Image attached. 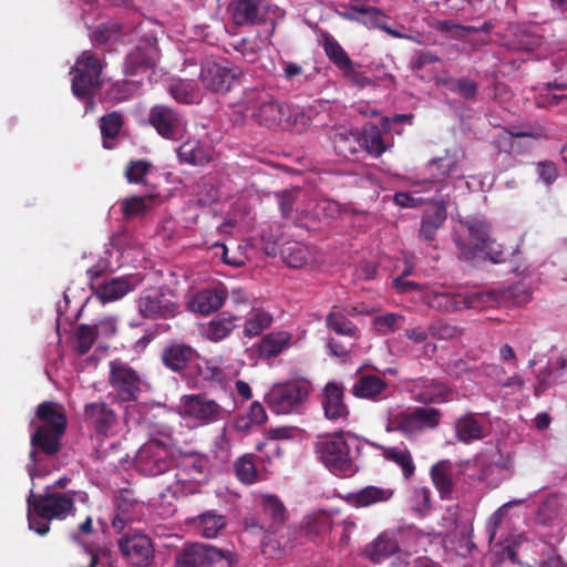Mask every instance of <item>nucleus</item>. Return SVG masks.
<instances>
[{
	"instance_id": "7ed1b4c3",
	"label": "nucleus",
	"mask_w": 567,
	"mask_h": 567,
	"mask_svg": "<svg viewBox=\"0 0 567 567\" xmlns=\"http://www.w3.org/2000/svg\"><path fill=\"white\" fill-rule=\"evenodd\" d=\"M352 443H354L355 450L359 451V445L354 440L349 442L342 432L334 433L319 440L315 444V452L331 473L337 476L348 477L357 472L351 455Z\"/></svg>"
},
{
	"instance_id": "603ef678",
	"label": "nucleus",
	"mask_w": 567,
	"mask_h": 567,
	"mask_svg": "<svg viewBox=\"0 0 567 567\" xmlns=\"http://www.w3.org/2000/svg\"><path fill=\"white\" fill-rule=\"evenodd\" d=\"M154 196H131L121 200V212L125 219L144 216L151 208Z\"/></svg>"
},
{
	"instance_id": "0e129e2a",
	"label": "nucleus",
	"mask_w": 567,
	"mask_h": 567,
	"mask_svg": "<svg viewBox=\"0 0 567 567\" xmlns=\"http://www.w3.org/2000/svg\"><path fill=\"white\" fill-rule=\"evenodd\" d=\"M152 167V163L147 159L130 161L125 167V178L131 184H142Z\"/></svg>"
},
{
	"instance_id": "39448f33",
	"label": "nucleus",
	"mask_w": 567,
	"mask_h": 567,
	"mask_svg": "<svg viewBox=\"0 0 567 567\" xmlns=\"http://www.w3.org/2000/svg\"><path fill=\"white\" fill-rule=\"evenodd\" d=\"M260 512L244 518L245 529L251 533L277 534L285 525L288 516L284 502L277 495L261 497Z\"/></svg>"
},
{
	"instance_id": "338daca9",
	"label": "nucleus",
	"mask_w": 567,
	"mask_h": 567,
	"mask_svg": "<svg viewBox=\"0 0 567 567\" xmlns=\"http://www.w3.org/2000/svg\"><path fill=\"white\" fill-rule=\"evenodd\" d=\"M265 538L261 542V553L272 559L281 558L288 548V542H280L272 538L274 534H265Z\"/></svg>"
},
{
	"instance_id": "9b49d317",
	"label": "nucleus",
	"mask_w": 567,
	"mask_h": 567,
	"mask_svg": "<svg viewBox=\"0 0 567 567\" xmlns=\"http://www.w3.org/2000/svg\"><path fill=\"white\" fill-rule=\"evenodd\" d=\"M174 463L171 449L159 440L145 443L136 455V467L146 476L167 472Z\"/></svg>"
},
{
	"instance_id": "79ce46f5",
	"label": "nucleus",
	"mask_w": 567,
	"mask_h": 567,
	"mask_svg": "<svg viewBox=\"0 0 567 567\" xmlns=\"http://www.w3.org/2000/svg\"><path fill=\"white\" fill-rule=\"evenodd\" d=\"M386 431L400 432L406 437H412L420 433L413 410L391 414L388 419Z\"/></svg>"
},
{
	"instance_id": "473e14b6",
	"label": "nucleus",
	"mask_w": 567,
	"mask_h": 567,
	"mask_svg": "<svg viewBox=\"0 0 567 567\" xmlns=\"http://www.w3.org/2000/svg\"><path fill=\"white\" fill-rule=\"evenodd\" d=\"M435 210L433 213H426L421 221L420 237L427 241L435 239L437 229L443 226L447 216V200L445 198L442 197L435 200Z\"/></svg>"
},
{
	"instance_id": "13d9d810",
	"label": "nucleus",
	"mask_w": 567,
	"mask_h": 567,
	"mask_svg": "<svg viewBox=\"0 0 567 567\" xmlns=\"http://www.w3.org/2000/svg\"><path fill=\"white\" fill-rule=\"evenodd\" d=\"M412 410L420 432L424 430H434L440 425L442 420V412L440 409L416 406Z\"/></svg>"
},
{
	"instance_id": "f704fd0d",
	"label": "nucleus",
	"mask_w": 567,
	"mask_h": 567,
	"mask_svg": "<svg viewBox=\"0 0 567 567\" xmlns=\"http://www.w3.org/2000/svg\"><path fill=\"white\" fill-rule=\"evenodd\" d=\"M382 456L394 464H396L405 480H410L415 473V464L409 449L400 446H383L378 445Z\"/></svg>"
},
{
	"instance_id": "4c0bfd02",
	"label": "nucleus",
	"mask_w": 567,
	"mask_h": 567,
	"mask_svg": "<svg viewBox=\"0 0 567 567\" xmlns=\"http://www.w3.org/2000/svg\"><path fill=\"white\" fill-rule=\"evenodd\" d=\"M291 334L287 331H274L266 334L258 347L261 358L269 359L279 355L288 348Z\"/></svg>"
},
{
	"instance_id": "393cba45",
	"label": "nucleus",
	"mask_w": 567,
	"mask_h": 567,
	"mask_svg": "<svg viewBox=\"0 0 567 567\" xmlns=\"http://www.w3.org/2000/svg\"><path fill=\"white\" fill-rule=\"evenodd\" d=\"M393 495L394 491L392 488L368 485L357 492L347 494L344 501L351 507L363 508L385 503L390 501Z\"/></svg>"
},
{
	"instance_id": "c03bdc74",
	"label": "nucleus",
	"mask_w": 567,
	"mask_h": 567,
	"mask_svg": "<svg viewBox=\"0 0 567 567\" xmlns=\"http://www.w3.org/2000/svg\"><path fill=\"white\" fill-rule=\"evenodd\" d=\"M132 290L133 287L127 279L114 278L100 285L96 289V296L103 303H106L123 298Z\"/></svg>"
},
{
	"instance_id": "72a5a7b5",
	"label": "nucleus",
	"mask_w": 567,
	"mask_h": 567,
	"mask_svg": "<svg viewBox=\"0 0 567 567\" xmlns=\"http://www.w3.org/2000/svg\"><path fill=\"white\" fill-rule=\"evenodd\" d=\"M452 467L451 461L442 460L430 468L431 480L442 499L450 498L453 492Z\"/></svg>"
},
{
	"instance_id": "5701e85b",
	"label": "nucleus",
	"mask_w": 567,
	"mask_h": 567,
	"mask_svg": "<svg viewBox=\"0 0 567 567\" xmlns=\"http://www.w3.org/2000/svg\"><path fill=\"white\" fill-rule=\"evenodd\" d=\"M321 404L324 416L330 421H347L350 414L349 408L344 403L343 386L336 382L326 384L322 391Z\"/></svg>"
},
{
	"instance_id": "f257e3e1",
	"label": "nucleus",
	"mask_w": 567,
	"mask_h": 567,
	"mask_svg": "<svg viewBox=\"0 0 567 567\" xmlns=\"http://www.w3.org/2000/svg\"><path fill=\"white\" fill-rule=\"evenodd\" d=\"M85 496L86 494L80 491L59 492L53 491L51 486H47L42 494L31 491L27 498L29 528L40 536H45L50 532L51 520H64L69 516H74L75 501H84Z\"/></svg>"
},
{
	"instance_id": "09e8293b",
	"label": "nucleus",
	"mask_w": 567,
	"mask_h": 567,
	"mask_svg": "<svg viewBox=\"0 0 567 567\" xmlns=\"http://www.w3.org/2000/svg\"><path fill=\"white\" fill-rule=\"evenodd\" d=\"M436 167L440 172L439 175L431 174L432 179H430L431 184L440 183L444 181L446 177H455V178H463V173L460 167L458 161L454 157H440L436 159H433L429 163V168Z\"/></svg>"
},
{
	"instance_id": "37998d69",
	"label": "nucleus",
	"mask_w": 567,
	"mask_h": 567,
	"mask_svg": "<svg viewBox=\"0 0 567 567\" xmlns=\"http://www.w3.org/2000/svg\"><path fill=\"white\" fill-rule=\"evenodd\" d=\"M238 318L227 311L220 312L207 326V338L214 342L225 339L236 327Z\"/></svg>"
},
{
	"instance_id": "4be33fe9",
	"label": "nucleus",
	"mask_w": 567,
	"mask_h": 567,
	"mask_svg": "<svg viewBox=\"0 0 567 567\" xmlns=\"http://www.w3.org/2000/svg\"><path fill=\"white\" fill-rule=\"evenodd\" d=\"M30 426L53 431L59 429L61 432H65L68 429V416L64 408L54 401H43L37 406L35 416L30 422Z\"/></svg>"
},
{
	"instance_id": "7c9ffc66",
	"label": "nucleus",
	"mask_w": 567,
	"mask_h": 567,
	"mask_svg": "<svg viewBox=\"0 0 567 567\" xmlns=\"http://www.w3.org/2000/svg\"><path fill=\"white\" fill-rule=\"evenodd\" d=\"M567 514L566 502L561 494L548 495L538 506L536 520L543 525L561 519Z\"/></svg>"
},
{
	"instance_id": "69168bd1",
	"label": "nucleus",
	"mask_w": 567,
	"mask_h": 567,
	"mask_svg": "<svg viewBox=\"0 0 567 567\" xmlns=\"http://www.w3.org/2000/svg\"><path fill=\"white\" fill-rule=\"evenodd\" d=\"M234 468L237 477L245 484H252L257 481L256 465L252 461V455H244L239 457Z\"/></svg>"
},
{
	"instance_id": "bb28decb",
	"label": "nucleus",
	"mask_w": 567,
	"mask_h": 567,
	"mask_svg": "<svg viewBox=\"0 0 567 567\" xmlns=\"http://www.w3.org/2000/svg\"><path fill=\"white\" fill-rule=\"evenodd\" d=\"M421 382V385H415L414 388V401L425 405L440 404L447 401L451 389L446 384L434 379H424Z\"/></svg>"
},
{
	"instance_id": "2eb2a0df",
	"label": "nucleus",
	"mask_w": 567,
	"mask_h": 567,
	"mask_svg": "<svg viewBox=\"0 0 567 567\" xmlns=\"http://www.w3.org/2000/svg\"><path fill=\"white\" fill-rule=\"evenodd\" d=\"M183 408L185 414L196 419L204 424L215 423L230 413L213 399H208L206 394H190L183 398Z\"/></svg>"
},
{
	"instance_id": "412c9836",
	"label": "nucleus",
	"mask_w": 567,
	"mask_h": 567,
	"mask_svg": "<svg viewBox=\"0 0 567 567\" xmlns=\"http://www.w3.org/2000/svg\"><path fill=\"white\" fill-rule=\"evenodd\" d=\"M228 297L224 286L205 288L195 292L187 301L189 311L202 316H209L219 310Z\"/></svg>"
},
{
	"instance_id": "c756f323",
	"label": "nucleus",
	"mask_w": 567,
	"mask_h": 567,
	"mask_svg": "<svg viewBox=\"0 0 567 567\" xmlns=\"http://www.w3.org/2000/svg\"><path fill=\"white\" fill-rule=\"evenodd\" d=\"M332 526L331 515L321 511L305 518L301 532L311 542L323 540L332 530Z\"/></svg>"
},
{
	"instance_id": "49530a36",
	"label": "nucleus",
	"mask_w": 567,
	"mask_h": 567,
	"mask_svg": "<svg viewBox=\"0 0 567 567\" xmlns=\"http://www.w3.org/2000/svg\"><path fill=\"white\" fill-rule=\"evenodd\" d=\"M128 492H122L116 499V511L112 519L114 529L122 530L127 523L135 519L134 511L138 504L127 497Z\"/></svg>"
},
{
	"instance_id": "5fc2aeb1",
	"label": "nucleus",
	"mask_w": 567,
	"mask_h": 567,
	"mask_svg": "<svg viewBox=\"0 0 567 567\" xmlns=\"http://www.w3.org/2000/svg\"><path fill=\"white\" fill-rule=\"evenodd\" d=\"M326 326L339 336L357 338L359 332L358 327L336 308L327 316Z\"/></svg>"
},
{
	"instance_id": "a878e982",
	"label": "nucleus",
	"mask_w": 567,
	"mask_h": 567,
	"mask_svg": "<svg viewBox=\"0 0 567 567\" xmlns=\"http://www.w3.org/2000/svg\"><path fill=\"white\" fill-rule=\"evenodd\" d=\"M399 550L400 545L395 535L385 530L364 546L362 555L373 564H378Z\"/></svg>"
},
{
	"instance_id": "58836bf2",
	"label": "nucleus",
	"mask_w": 567,
	"mask_h": 567,
	"mask_svg": "<svg viewBox=\"0 0 567 567\" xmlns=\"http://www.w3.org/2000/svg\"><path fill=\"white\" fill-rule=\"evenodd\" d=\"M322 48L328 59L334 64L341 72L347 69L351 70L353 61L349 54L341 47V44L328 32L322 34Z\"/></svg>"
},
{
	"instance_id": "1a4fd4ad",
	"label": "nucleus",
	"mask_w": 567,
	"mask_h": 567,
	"mask_svg": "<svg viewBox=\"0 0 567 567\" xmlns=\"http://www.w3.org/2000/svg\"><path fill=\"white\" fill-rule=\"evenodd\" d=\"M308 395L305 384L287 382L272 385L265 395V402L276 414L300 413Z\"/></svg>"
},
{
	"instance_id": "cd10ccee",
	"label": "nucleus",
	"mask_w": 567,
	"mask_h": 567,
	"mask_svg": "<svg viewBox=\"0 0 567 567\" xmlns=\"http://www.w3.org/2000/svg\"><path fill=\"white\" fill-rule=\"evenodd\" d=\"M467 228L473 245L466 246L458 243V246L462 257L466 260H471L478 257L480 254L487 248L489 241V228L482 221L470 223Z\"/></svg>"
},
{
	"instance_id": "c85d7f7f",
	"label": "nucleus",
	"mask_w": 567,
	"mask_h": 567,
	"mask_svg": "<svg viewBox=\"0 0 567 567\" xmlns=\"http://www.w3.org/2000/svg\"><path fill=\"white\" fill-rule=\"evenodd\" d=\"M196 533L204 538H215L227 525L225 515L215 509L206 511L192 519Z\"/></svg>"
},
{
	"instance_id": "3c124183",
	"label": "nucleus",
	"mask_w": 567,
	"mask_h": 567,
	"mask_svg": "<svg viewBox=\"0 0 567 567\" xmlns=\"http://www.w3.org/2000/svg\"><path fill=\"white\" fill-rule=\"evenodd\" d=\"M83 558L86 564L78 567H113L112 550L105 545L85 546Z\"/></svg>"
},
{
	"instance_id": "680f3d73",
	"label": "nucleus",
	"mask_w": 567,
	"mask_h": 567,
	"mask_svg": "<svg viewBox=\"0 0 567 567\" xmlns=\"http://www.w3.org/2000/svg\"><path fill=\"white\" fill-rule=\"evenodd\" d=\"M272 317L265 311H258L248 318L245 322V337L252 338L259 336L264 330L270 327Z\"/></svg>"
},
{
	"instance_id": "a18cd8bd",
	"label": "nucleus",
	"mask_w": 567,
	"mask_h": 567,
	"mask_svg": "<svg viewBox=\"0 0 567 567\" xmlns=\"http://www.w3.org/2000/svg\"><path fill=\"white\" fill-rule=\"evenodd\" d=\"M177 155L182 163L190 165H205L210 159L207 150L199 141L183 143L177 150Z\"/></svg>"
},
{
	"instance_id": "052dcab7",
	"label": "nucleus",
	"mask_w": 567,
	"mask_h": 567,
	"mask_svg": "<svg viewBox=\"0 0 567 567\" xmlns=\"http://www.w3.org/2000/svg\"><path fill=\"white\" fill-rule=\"evenodd\" d=\"M122 33V28L117 22H106L96 27L93 32V39L97 44L109 45L116 43Z\"/></svg>"
},
{
	"instance_id": "de8ad7c7",
	"label": "nucleus",
	"mask_w": 567,
	"mask_h": 567,
	"mask_svg": "<svg viewBox=\"0 0 567 567\" xmlns=\"http://www.w3.org/2000/svg\"><path fill=\"white\" fill-rule=\"evenodd\" d=\"M167 91L169 95L178 103L193 104L199 100L196 84L188 80L172 81Z\"/></svg>"
},
{
	"instance_id": "2f4dec72",
	"label": "nucleus",
	"mask_w": 567,
	"mask_h": 567,
	"mask_svg": "<svg viewBox=\"0 0 567 567\" xmlns=\"http://www.w3.org/2000/svg\"><path fill=\"white\" fill-rule=\"evenodd\" d=\"M138 90V83L131 80L110 81L100 95L101 103L118 104L128 101Z\"/></svg>"
},
{
	"instance_id": "dca6fc26",
	"label": "nucleus",
	"mask_w": 567,
	"mask_h": 567,
	"mask_svg": "<svg viewBox=\"0 0 567 567\" xmlns=\"http://www.w3.org/2000/svg\"><path fill=\"white\" fill-rule=\"evenodd\" d=\"M147 122L158 135L166 140L176 141L184 130L183 116L174 109L157 104L150 110Z\"/></svg>"
},
{
	"instance_id": "4468645a",
	"label": "nucleus",
	"mask_w": 567,
	"mask_h": 567,
	"mask_svg": "<svg viewBox=\"0 0 567 567\" xmlns=\"http://www.w3.org/2000/svg\"><path fill=\"white\" fill-rule=\"evenodd\" d=\"M118 547L125 559L136 567H150L154 561L152 539L144 534H126L118 540Z\"/></svg>"
},
{
	"instance_id": "a211bd4d",
	"label": "nucleus",
	"mask_w": 567,
	"mask_h": 567,
	"mask_svg": "<svg viewBox=\"0 0 567 567\" xmlns=\"http://www.w3.org/2000/svg\"><path fill=\"white\" fill-rule=\"evenodd\" d=\"M181 465L182 470L175 474L176 485L174 486V494L194 493L197 486L193 482H198L199 477L204 476L208 467V458L204 455L192 453L183 457Z\"/></svg>"
},
{
	"instance_id": "e433bc0d",
	"label": "nucleus",
	"mask_w": 567,
	"mask_h": 567,
	"mask_svg": "<svg viewBox=\"0 0 567 567\" xmlns=\"http://www.w3.org/2000/svg\"><path fill=\"white\" fill-rule=\"evenodd\" d=\"M388 383L377 375H362L352 386V394L357 398L378 400L386 390Z\"/></svg>"
},
{
	"instance_id": "b1692460",
	"label": "nucleus",
	"mask_w": 567,
	"mask_h": 567,
	"mask_svg": "<svg viewBox=\"0 0 567 567\" xmlns=\"http://www.w3.org/2000/svg\"><path fill=\"white\" fill-rule=\"evenodd\" d=\"M265 0H231L228 11L237 27L256 25L264 20Z\"/></svg>"
},
{
	"instance_id": "e2e57ef3",
	"label": "nucleus",
	"mask_w": 567,
	"mask_h": 567,
	"mask_svg": "<svg viewBox=\"0 0 567 567\" xmlns=\"http://www.w3.org/2000/svg\"><path fill=\"white\" fill-rule=\"evenodd\" d=\"M542 43L540 37L533 34L526 28L517 27L514 32V40L511 43L513 50L532 51Z\"/></svg>"
},
{
	"instance_id": "9d476101",
	"label": "nucleus",
	"mask_w": 567,
	"mask_h": 567,
	"mask_svg": "<svg viewBox=\"0 0 567 567\" xmlns=\"http://www.w3.org/2000/svg\"><path fill=\"white\" fill-rule=\"evenodd\" d=\"M109 384L115 391L120 403L137 401L141 392L142 378L128 363L121 360L110 361Z\"/></svg>"
},
{
	"instance_id": "aec40b11",
	"label": "nucleus",
	"mask_w": 567,
	"mask_h": 567,
	"mask_svg": "<svg viewBox=\"0 0 567 567\" xmlns=\"http://www.w3.org/2000/svg\"><path fill=\"white\" fill-rule=\"evenodd\" d=\"M198 351L185 342L173 341L161 351L163 365L177 374H182L193 362L199 359Z\"/></svg>"
},
{
	"instance_id": "a19ab883",
	"label": "nucleus",
	"mask_w": 567,
	"mask_h": 567,
	"mask_svg": "<svg viewBox=\"0 0 567 567\" xmlns=\"http://www.w3.org/2000/svg\"><path fill=\"white\" fill-rule=\"evenodd\" d=\"M332 143L336 153L343 158H350L361 150L359 131H338L333 134Z\"/></svg>"
},
{
	"instance_id": "6ab92c4d",
	"label": "nucleus",
	"mask_w": 567,
	"mask_h": 567,
	"mask_svg": "<svg viewBox=\"0 0 567 567\" xmlns=\"http://www.w3.org/2000/svg\"><path fill=\"white\" fill-rule=\"evenodd\" d=\"M84 420L101 436H109L118 423L117 413L104 401L86 403L84 405Z\"/></svg>"
},
{
	"instance_id": "f8f14e48",
	"label": "nucleus",
	"mask_w": 567,
	"mask_h": 567,
	"mask_svg": "<svg viewBox=\"0 0 567 567\" xmlns=\"http://www.w3.org/2000/svg\"><path fill=\"white\" fill-rule=\"evenodd\" d=\"M159 60V49L155 38L142 39L125 56L123 73L137 75L153 69Z\"/></svg>"
},
{
	"instance_id": "ddd939ff",
	"label": "nucleus",
	"mask_w": 567,
	"mask_h": 567,
	"mask_svg": "<svg viewBox=\"0 0 567 567\" xmlns=\"http://www.w3.org/2000/svg\"><path fill=\"white\" fill-rule=\"evenodd\" d=\"M140 315L145 319H171L177 315L176 302L166 298L161 289L144 290L137 299Z\"/></svg>"
},
{
	"instance_id": "0eeeda50",
	"label": "nucleus",
	"mask_w": 567,
	"mask_h": 567,
	"mask_svg": "<svg viewBox=\"0 0 567 567\" xmlns=\"http://www.w3.org/2000/svg\"><path fill=\"white\" fill-rule=\"evenodd\" d=\"M497 302L495 291L435 292L429 298V306L440 311L454 312L464 309L483 310Z\"/></svg>"
},
{
	"instance_id": "c9c22d12",
	"label": "nucleus",
	"mask_w": 567,
	"mask_h": 567,
	"mask_svg": "<svg viewBox=\"0 0 567 567\" xmlns=\"http://www.w3.org/2000/svg\"><path fill=\"white\" fill-rule=\"evenodd\" d=\"M456 439L465 444L483 439V425L474 413L462 415L455 421Z\"/></svg>"
},
{
	"instance_id": "bf43d9fd",
	"label": "nucleus",
	"mask_w": 567,
	"mask_h": 567,
	"mask_svg": "<svg viewBox=\"0 0 567 567\" xmlns=\"http://www.w3.org/2000/svg\"><path fill=\"white\" fill-rule=\"evenodd\" d=\"M405 322V318L402 315L388 312L374 317L373 327L380 334L394 333L400 330Z\"/></svg>"
},
{
	"instance_id": "20e7f679",
	"label": "nucleus",
	"mask_w": 567,
	"mask_h": 567,
	"mask_svg": "<svg viewBox=\"0 0 567 567\" xmlns=\"http://www.w3.org/2000/svg\"><path fill=\"white\" fill-rule=\"evenodd\" d=\"M247 111L258 107L257 113H252L259 125L267 128H286L289 126V107L276 100L264 99L257 89L244 91L243 99L238 102Z\"/></svg>"
},
{
	"instance_id": "4d7b16f0",
	"label": "nucleus",
	"mask_w": 567,
	"mask_h": 567,
	"mask_svg": "<svg viewBox=\"0 0 567 567\" xmlns=\"http://www.w3.org/2000/svg\"><path fill=\"white\" fill-rule=\"evenodd\" d=\"M99 337L97 326L81 323L76 328V346L75 350L80 355L86 354L95 343Z\"/></svg>"
},
{
	"instance_id": "8fccbe9b",
	"label": "nucleus",
	"mask_w": 567,
	"mask_h": 567,
	"mask_svg": "<svg viewBox=\"0 0 567 567\" xmlns=\"http://www.w3.org/2000/svg\"><path fill=\"white\" fill-rule=\"evenodd\" d=\"M359 140L361 150L364 148L373 157L381 156L386 150L380 128L375 125L365 127L362 133L359 132Z\"/></svg>"
},
{
	"instance_id": "ea45409f",
	"label": "nucleus",
	"mask_w": 567,
	"mask_h": 567,
	"mask_svg": "<svg viewBox=\"0 0 567 567\" xmlns=\"http://www.w3.org/2000/svg\"><path fill=\"white\" fill-rule=\"evenodd\" d=\"M124 125V117L121 112L112 111L100 117V131L105 150H112L114 144L111 142L120 134Z\"/></svg>"
},
{
	"instance_id": "864d4df0",
	"label": "nucleus",
	"mask_w": 567,
	"mask_h": 567,
	"mask_svg": "<svg viewBox=\"0 0 567 567\" xmlns=\"http://www.w3.org/2000/svg\"><path fill=\"white\" fill-rule=\"evenodd\" d=\"M281 217L297 224L300 220V214L296 207L299 198V192L295 189H286L276 194Z\"/></svg>"
},
{
	"instance_id": "6e6d98bb",
	"label": "nucleus",
	"mask_w": 567,
	"mask_h": 567,
	"mask_svg": "<svg viewBox=\"0 0 567 567\" xmlns=\"http://www.w3.org/2000/svg\"><path fill=\"white\" fill-rule=\"evenodd\" d=\"M284 262L291 268H300L306 265L309 256L308 248L298 241L287 243L280 251Z\"/></svg>"
},
{
	"instance_id": "423d86ee",
	"label": "nucleus",
	"mask_w": 567,
	"mask_h": 567,
	"mask_svg": "<svg viewBox=\"0 0 567 567\" xmlns=\"http://www.w3.org/2000/svg\"><path fill=\"white\" fill-rule=\"evenodd\" d=\"M65 432L56 430H47L44 427H34L30 435V452L28 466L29 475L43 476L45 473L40 471V465L45 460L54 457L62 450V439Z\"/></svg>"
},
{
	"instance_id": "6e6552de",
	"label": "nucleus",
	"mask_w": 567,
	"mask_h": 567,
	"mask_svg": "<svg viewBox=\"0 0 567 567\" xmlns=\"http://www.w3.org/2000/svg\"><path fill=\"white\" fill-rule=\"evenodd\" d=\"M175 563L177 567H203L218 563H224L225 567H233L237 563V556L229 549L192 543L185 544L177 553Z\"/></svg>"
},
{
	"instance_id": "774afa93",
	"label": "nucleus",
	"mask_w": 567,
	"mask_h": 567,
	"mask_svg": "<svg viewBox=\"0 0 567 567\" xmlns=\"http://www.w3.org/2000/svg\"><path fill=\"white\" fill-rule=\"evenodd\" d=\"M493 567H498L505 560H509L513 564H519L517 545L515 543L496 545L493 551Z\"/></svg>"
},
{
	"instance_id": "f3484780",
	"label": "nucleus",
	"mask_w": 567,
	"mask_h": 567,
	"mask_svg": "<svg viewBox=\"0 0 567 567\" xmlns=\"http://www.w3.org/2000/svg\"><path fill=\"white\" fill-rule=\"evenodd\" d=\"M239 71L226 64L207 61L200 72L203 85L214 93H226L238 80Z\"/></svg>"
},
{
	"instance_id": "f03ea898",
	"label": "nucleus",
	"mask_w": 567,
	"mask_h": 567,
	"mask_svg": "<svg viewBox=\"0 0 567 567\" xmlns=\"http://www.w3.org/2000/svg\"><path fill=\"white\" fill-rule=\"evenodd\" d=\"M106 65L105 60L94 52H81L70 71L72 93L80 100H92L102 89V73Z\"/></svg>"
}]
</instances>
